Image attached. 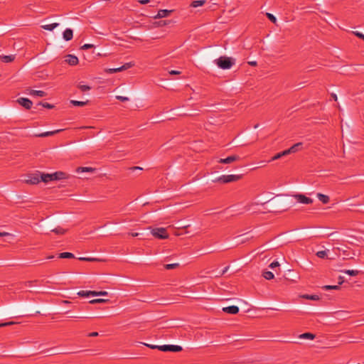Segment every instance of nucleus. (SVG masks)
Listing matches in <instances>:
<instances>
[{
  "instance_id": "nucleus-58",
  "label": "nucleus",
  "mask_w": 364,
  "mask_h": 364,
  "mask_svg": "<svg viewBox=\"0 0 364 364\" xmlns=\"http://www.w3.org/2000/svg\"><path fill=\"white\" fill-rule=\"evenodd\" d=\"M249 64L252 66H256L257 62L256 61H250V62H249Z\"/></svg>"
},
{
  "instance_id": "nucleus-14",
  "label": "nucleus",
  "mask_w": 364,
  "mask_h": 364,
  "mask_svg": "<svg viewBox=\"0 0 364 364\" xmlns=\"http://www.w3.org/2000/svg\"><path fill=\"white\" fill-rule=\"evenodd\" d=\"M223 311L230 314H237L239 312V308L237 306H230L223 308Z\"/></svg>"
},
{
  "instance_id": "nucleus-55",
  "label": "nucleus",
  "mask_w": 364,
  "mask_h": 364,
  "mask_svg": "<svg viewBox=\"0 0 364 364\" xmlns=\"http://www.w3.org/2000/svg\"><path fill=\"white\" fill-rule=\"evenodd\" d=\"M99 334L97 332H92V333H90L87 336L89 337H95V336H97Z\"/></svg>"
},
{
  "instance_id": "nucleus-13",
  "label": "nucleus",
  "mask_w": 364,
  "mask_h": 364,
  "mask_svg": "<svg viewBox=\"0 0 364 364\" xmlns=\"http://www.w3.org/2000/svg\"><path fill=\"white\" fill-rule=\"evenodd\" d=\"M61 131H63V129H57V130H55V131H50V132H42V133H39V134H34V136L36 137H47V136H53L57 133H59Z\"/></svg>"
},
{
  "instance_id": "nucleus-37",
  "label": "nucleus",
  "mask_w": 364,
  "mask_h": 364,
  "mask_svg": "<svg viewBox=\"0 0 364 364\" xmlns=\"http://www.w3.org/2000/svg\"><path fill=\"white\" fill-rule=\"evenodd\" d=\"M77 87L82 91V92H86V91H88L91 89V87L88 85H81V84H78L77 85Z\"/></svg>"
},
{
  "instance_id": "nucleus-29",
  "label": "nucleus",
  "mask_w": 364,
  "mask_h": 364,
  "mask_svg": "<svg viewBox=\"0 0 364 364\" xmlns=\"http://www.w3.org/2000/svg\"><path fill=\"white\" fill-rule=\"evenodd\" d=\"M262 276L267 280L272 279L274 277V274L270 271H264Z\"/></svg>"
},
{
  "instance_id": "nucleus-6",
  "label": "nucleus",
  "mask_w": 364,
  "mask_h": 364,
  "mask_svg": "<svg viewBox=\"0 0 364 364\" xmlns=\"http://www.w3.org/2000/svg\"><path fill=\"white\" fill-rule=\"evenodd\" d=\"M134 65V63L132 62L126 63L125 64H124L122 66H121L119 68L107 69V70H106V73L112 74V73H115L117 72H121V71L127 70V69L133 67Z\"/></svg>"
},
{
  "instance_id": "nucleus-30",
  "label": "nucleus",
  "mask_w": 364,
  "mask_h": 364,
  "mask_svg": "<svg viewBox=\"0 0 364 364\" xmlns=\"http://www.w3.org/2000/svg\"><path fill=\"white\" fill-rule=\"evenodd\" d=\"M88 102V101H86V102H83V101H77V100H71L70 101V103L74 105V106H77V107H82L85 105H87Z\"/></svg>"
},
{
  "instance_id": "nucleus-11",
  "label": "nucleus",
  "mask_w": 364,
  "mask_h": 364,
  "mask_svg": "<svg viewBox=\"0 0 364 364\" xmlns=\"http://www.w3.org/2000/svg\"><path fill=\"white\" fill-rule=\"evenodd\" d=\"M240 159V157L237 155H232L229 156L225 159H220L218 162L220 164H231L234 161H238Z\"/></svg>"
},
{
  "instance_id": "nucleus-20",
  "label": "nucleus",
  "mask_w": 364,
  "mask_h": 364,
  "mask_svg": "<svg viewBox=\"0 0 364 364\" xmlns=\"http://www.w3.org/2000/svg\"><path fill=\"white\" fill-rule=\"evenodd\" d=\"M317 198L323 204H327L329 202V200H330V198H329V197L328 196L324 195V194L321 193H317Z\"/></svg>"
},
{
  "instance_id": "nucleus-27",
  "label": "nucleus",
  "mask_w": 364,
  "mask_h": 364,
  "mask_svg": "<svg viewBox=\"0 0 364 364\" xmlns=\"http://www.w3.org/2000/svg\"><path fill=\"white\" fill-rule=\"evenodd\" d=\"M80 297H87L90 296H92V291H84L81 290L77 294Z\"/></svg>"
},
{
  "instance_id": "nucleus-26",
  "label": "nucleus",
  "mask_w": 364,
  "mask_h": 364,
  "mask_svg": "<svg viewBox=\"0 0 364 364\" xmlns=\"http://www.w3.org/2000/svg\"><path fill=\"white\" fill-rule=\"evenodd\" d=\"M77 172H94L95 171V168L92 167H78L77 168Z\"/></svg>"
},
{
  "instance_id": "nucleus-5",
  "label": "nucleus",
  "mask_w": 364,
  "mask_h": 364,
  "mask_svg": "<svg viewBox=\"0 0 364 364\" xmlns=\"http://www.w3.org/2000/svg\"><path fill=\"white\" fill-rule=\"evenodd\" d=\"M183 350L182 347L177 345H163L159 348V350L163 352H180Z\"/></svg>"
},
{
  "instance_id": "nucleus-52",
  "label": "nucleus",
  "mask_w": 364,
  "mask_h": 364,
  "mask_svg": "<svg viewBox=\"0 0 364 364\" xmlns=\"http://www.w3.org/2000/svg\"><path fill=\"white\" fill-rule=\"evenodd\" d=\"M343 282H344V278H343V277L340 276V277H338V285H339V286H340V285H341Z\"/></svg>"
},
{
  "instance_id": "nucleus-47",
  "label": "nucleus",
  "mask_w": 364,
  "mask_h": 364,
  "mask_svg": "<svg viewBox=\"0 0 364 364\" xmlns=\"http://www.w3.org/2000/svg\"><path fill=\"white\" fill-rule=\"evenodd\" d=\"M353 34L360 39L364 40V35L358 31L353 32Z\"/></svg>"
},
{
  "instance_id": "nucleus-28",
  "label": "nucleus",
  "mask_w": 364,
  "mask_h": 364,
  "mask_svg": "<svg viewBox=\"0 0 364 364\" xmlns=\"http://www.w3.org/2000/svg\"><path fill=\"white\" fill-rule=\"evenodd\" d=\"M205 3V0H196V1H192L191 6L192 7L196 8L198 6H201L204 5Z\"/></svg>"
},
{
  "instance_id": "nucleus-22",
  "label": "nucleus",
  "mask_w": 364,
  "mask_h": 364,
  "mask_svg": "<svg viewBox=\"0 0 364 364\" xmlns=\"http://www.w3.org/2000/svg\"><path fill=\"white\" fill-rule=\"evenodd\" d=\"M51 232L55 233L56 235H63L67 232V229H64L60 226H58L50 230Z\"/></svg>"
},
{
  "instance_id": "nucleus-15",
  "label": "nucleus",
  "mask_w": 364,
  "mask_h": 364,
  "mask_svg": "<svg viewBox=\"0 0 364 364\" xmlns=\"http://www.w3.org/2000/svg\"><path fill=\"white\" fill-rule=\"evenodd\" d=\"M63 39L66 41L72 40L73 37V31L71 28H66L63 33Z\"/></svg>"
},
{
  "instance_id": "nucleus-9",
  "label": "nucleus",
  "mask_w": 364,
  "mask_h": 364,
  "mask_svg": "<svg viewBox=\"0 0 364 364\" xmlns=\"http://www.w3.org/2000/svg\"><path fill=\"white\" fill-rule=\"evenodd\" d=\"M17 102L26 109H30L32 107L33 102L28 98L20 97L17 100Z\"/></svg>"
},
{
  "instance_id": "nucleus-56",
  "label": "nucleus",
  "mask_w": 364,
  "mask_h": 364,
  "mask_svg": "<svg viewBox=\"0 0 364 364\" xmlns=\"http://www.w3.org/2000/svg\"><path fill=\"white\" fill-rule=\"evenodd\" d=\"M179 225H180V228H182V229H186L190 226L189 225H183L182 223H181Z\"/></svg>"
},
{
  "instance_id": "nucleus-16",
  "label": "nucleus",
  "mask_w": 364,
  "mask_h": 364,
  "mask_svg": "<svg viewBox=\"0 0 364 364\" xmlns=\"http://www.w3.org/2000/svg\"><path fill=\"white\" fill-rule=\"evenodd\" d=\"M40 178H41V181H43L44 183H48L49 181H53L51 173H40Z\"/></svg>"
},
{
  "instance_id": "nucleus-38",
  "label": "nucleus",
  "mask_w": 364,
  "mask_h": 364,
  "mask_svg": "<svg viewBox=\"0 0 364 364\" xmlns=\"http://www.w3.org/2000/svg\"><path fill=\"white\" fill-rule=\"evenodd\" d=\"M316 256L319 258H325L327 256L326 250H321L316 252Z\"/></svg>"
},
{
  "instance_id": "nucleus-46",
  "label": "nucleus",
  "mask_w": 364,
  "mask_h": 364,
  "mask_svg": "<svg viewBox=\"0 0 364 364\" xmlns=\"http://www.w3.org/2000/svg\"><path fill=\"white\" fill-rule=\"evenodd\" d=\"M279 263L277 262V261H274L273 262H272L270 264H269V267L272 268V269H274V267H279Z\"/></svg>"
},
{
  "instance_id": "nucleus-3",
  "label": "nucleus",
  "mask_w": 364,
  "mask_h": 364,
  "mask_svg": "<svg viewBox=\"0 0 364 364\" xmlns=\"http://www.w3.org/2000/svg\"><path fill=\"white\" fill-rule=\"evenodd\" d=\"M151 234L158 239H166L168 237V234L166 229L164 228H156L151 230Z\"/></svg>"
},
{
  "instance_id": "nucleus-50",
  "label": "nucleus",
  "mask_w": 364,
  "mask_h": 364,
  "mask_svg": "<svg viewBox=\"0 0 364 364\" xmlns=\"http://www.w3.org/2000/svg\"><path fill=\"white\" fill-rule=\"evenodd\" d=\"M228 269H229V266L225 267L223 269V271L220 273V274H219V275H216V277H220V276L223 275L224 274H225V273L227 272V271L228 270Z\"/></svg>"
},
{
  "instance_id": "nucleus-33",
  "label": "nucleus",
  "mask_w": 364,
  "mask_h": 364,
  "mask_svg": "<svg viewBox=\"0 0 364 364\" xmlns=\"http://www.w3.org/2000/svg\"><path fill=\"white\" fill-rule=\"evenodd\" d=\"M178 267H179L178 263L167 264L164 265V268L166 269H173L178 268Z\"/></svg>"
},
{
  "instance_id": "nucleus-31",
  "label": "nucleus",
  "mask_w": 364,
  "mask_h": 364,
  "mask_svg": "<svg viewBox=\"0 0 364 364\" xmlns=\"http://www.w3.org/2000/svg\"><path fill=\"white\" fill-rule=\"evenodd\" d=\"M325 290H338L340 289L339 285H326L323 287Z\"/></svg>"
},
{
  "instance_id": "nucleus-32",
  "label": "nucleus",
  "mask_w": 364,
  "mask_h": 364,
  "mask_svg": "<svg viewBox=\"0 0 364 364\" xmlns=\"http://www.w3.org/2000/svg\"><path fill=\"white\" fill-rule=\"evenodd\" d=\"M343 272L350 275V276H357L358 274H359V271L358 270H350V269H348V270H343L342 271Z\"/></svg>"
},
{
  "instance_id": "nucleus-41",
  "label": "nucleus",
  "mask_w": 364,
  "mask_h": 364,
  "mask_svg": "<svg viewBox=\"0 0 364 364\" xmlns=\"http://www.w3.org/2000/svg\"><path fill=\"white\" fill-rule=\"evenodd\" d=\"M108 301L107 299H92L90 301V304H97V303H105Z\"/></svg>"
},
{
  "instance_id": "nucleus-45",
  "label": "nucleus",
  "mask_w": 364,
  "mask_h": 364,
  "mask_svg": "<svg viewBox=\"0 0 364 364\" xmlns=\"http://www.w3.org/2000/svg\"><path fill=\"white\" fill-rule=\"evenodd\" d=\"M116 98L121 102H127L129 100L128 97L123 96H117Z\"/></svg>"
},
{
  "instance_id": "nucleus-18",
  "label": "nucleus",
  "mask_w": 364,
  "mask_h": 364,
  "mask_svg": "<svg viewBox=\"0 0 364 364\" xmlns=\"http://www.w3.org/2000/svg\"><path fill=\"white\" fill-rule=\"evenodd\" d=\"M302 148H303V143L298 142V143L294 144L293 146H291L289 148V150H290L291 154H293V153L297 152L299 150H301Z\"/></svg>"
},
{
  "instance_id": "nucleus-39",
  "label": "nucleus",
  "mask_w": 364,
  "mask_h": 364,
  "mask_svg": "<svg viewBox=\"0 0 364 364\" xmlns=\"http://www.w3.org/2000/svg\"><path fill=\"white\" fill-rule=\"evenodd\" d=\"M266 16L267 17V18H268L270 21H272V23H276V22H277V18H276V17H275L273 14H270V13H266Z\"/></svg>"
},
{
  "instance_id": "nucleus-54",
  "label": "nucleus",
  "mask_w": 364,
  "mask_h": 364,
  "mask_svg": "<svg viewBox=\"0 0 364 364\" xmlns=\"http://www.w3.org/2000/svg\"><path fill=\"white\" fill-rule=\"evenodd\" d=\"M252 238H253V236H252H252H250V237H244V239H242V240H241V243H244V242H245L248 241L250 239H252Z\"/></svg>"
},
{
  "instance_id": "nucleus-7",
  "label": "nucleus",
  "mask_w": 364,
  "mask_h": 364,
  "mask_svg": "<svg viewBox=\"0 0 364 364\" xmlns=\"http://www.w3.org/2000/svg\"><path fill=\"white\" fill-rule=\"evenodd\" d=\"M24 181L26 183L28 184H38L41 181L40 172H37L36 173H33L28 176V178L26 179Z\"/></svg>"
},
{
  "instance_id": "nucleus-25",
  "label": "nucleus",
  "mask_w": 364,
  "mask_h": 364,
  "mask_svg": "<svg viewBox=\"0 0 364 364\" xmlns=\"http://www.w3.org/2000/svg\"><path fill=\"white\" fill-rule=\"evenodd\" d=\"M58 25L59 24L58 23H51V24L43 25L41 27L43 29L47 30V31H53L54 28L58 27Z\"/></svg>"
},
{
  "instance_id": "nucleus-57",
  "label": "nucleus",
  "mask_w": 364,
  "mask_h": 364,
  "mask_svg": "<svg viewBox=\"0 0 364 364\" xmlns=\"http://www.w3.org/2000/svg\"><path fill=\"white\" fill-rule=\"evenodd\" d=\"M10 234L9 232H0V237H4V236H7V235H9Z\"/></svg>"
},
{
  "instance_id": "nucleus-43",
  "label": "nucleus",
  "mask_w": 364,
  "mask_h": 364,
  "mask_svg": "<svg viewBox=\"0 0 364 364\" xmlns=\"http://www.w3.org/2000/svg\"><path fill=\"white\" fill-rule=\"evenodd\" d=\"M143 344L144 346L149 347L151 349H158V350H159V348L161 346L151 345V344H147V343H143Z\"/></svg>"
},
{
  "instance_id": "nucleus-53",
  "label": "nucleus",
  "mask_w": 364,
  "mask_h": 364,
  "mask_svg": "<svg viewBox=\"0 0 364 364\" xmlns=\"http://www.w3.org/2000/svg\"><path fill=\"white\" fill-rule=\"evenodd\" d=\"M138 2L141 4H146L150 2V0H138Z\"/></svg>"
},
{
  "instance_id": "nucleus-1",
  "label": "nucleus",
  "mask_w": 364,
  "mask_h": 364,
  "mask_svg": "<svg viewBox=\"0 0 364 364\" xmlns=\"http://www.w3.org/2000/svg\"><path fill=\"white\" fill-rule=\"evenodd\" d=\"M216 65L223 70H228L235 65V60L231 57L221 56L215 60Z\"/></svg>"
},
{
  "instance_id": "nucleus-10",
  "label": "nucleus",
  "mask_w": 364,
  "mask_h": 364,
  "mask_svg": "<svg viewBox=\"0 0 364 364\" xmlns=\"http://www.w3.org/2000/svg\"><path fill=\"white\" fill-rule=\"evenodd\" d=\"M51 175L53 181H59L62 179H66L68 178V175L63 171H56L53 173H51Z\"/></svg>"
},
{
  "instance_id": "nucleus-49",
  "label": "nucleus",
  "mask_w": 364,
  "mask_h": 364,
  "mask_svg": "<svg viewBox=\"0 0 364 364\" xmlns=\"http://www.w3.org/2000/svg\"><path fill=\"white\" fill-rule=\"evenodd\" d=\"M282 157V156H281L280 153H278V154H275L273 157H272V159H271V160L269 161L279 159H280Z\"/></svg>"
},
{
  "instance_id": "nucleus-59",
  "label": "nucleus",
  "mask_w": 364,
  "mask_h": 364,
  "mask_svg": "<svg viewBox=\"0 0 364 364\" xmlns=\"http://www.w3.org/2000/svg\"><path fill=\"white\" fill-rule=\"evenodd\" d=\"M132 170H142V168L141 167H139V166H134L132 168H131Z\"/></svg>"
},
{
  "instance_id": "nucleus-12",
  "label": "nucleus",
  "mask_w": 364,
  "mask_h": 364,
  "mask_svg": "<svg viewBox=\"0 0 364 364\" xmlns=\"http://www.w3.org/2000/svg\"><path fill=\"white\" fill-rule=\"evenodd\" d=\"M65 60L70 65H76L79 63L77 57H76L75 55H67L65 56Z\"/></svg>"
},
{
  "instance_id": "nucleus-40",
  "label": "nucleus",
  "mask_w": 364,
  "mask_h": 364,
  "mask_svg": "<svg viewBox=\"0 0 364 364\" xmlns=\"http://www.w3.org/2000/svg\"><path fill=\"white\" fill-rule=\"evenodd\" d=\"M39 105H41L42 107L47 108V109H53L54 107L53 105L49 104L48 102H39Z\"/></svg>"
},
{
  "instance_id": "nucleus-24",
  "label": "nucleus",
  "mask_w": 364,
  "mask_h": 364,
  "mask_svg": "<svg viewBox=\"0 0 364 364\" xmlns=\"http://www.w3.org/2000/svg\"><path fill=\"white\" fill-rule=\"evenodd\" d=\"M316 335L311 333H304L299 336L300 338L314 340Z\"/></svg>"
},
{
  "instance_id": "nucleus-8",
  "label": "nucleus",
  "mask_w": 364,
  "mask_h": 364,
  "mask_svg": "<svg viewBox=\"0 0 364 364\" xmlns=\"http://www.w3.org/2000/svg\"><path fill=\"white\" fill-rule=\"evenodd\" d=\"M298 203L303 204H311L313 200L311 198L306 197L305 195L296 193L292 196Z\"/></svg>"
},
{
  "instance_id": "nucleus-17",
  "label": "nucleus",
  "mask_w": 364,
  "mask_h": 364,
  "mask_svg": "<svg viewBox=\"0 0 364 364\" xmlns=\"http://www.w3.org/2000/svg\"><path fill=\"white\" fill-rule=\"evenodd\" d=\"M28 94L30 95L38 96L41 97H46L47 95L46 92L43 90H29Z\"/></svg>"
},
{
  "instance_id": "nucleus-21",
  "label": "nucleus",
  "mask_w": 364,
  "mask_h": 364,
  "mask_svg": "<svg viewBox=\"0 0 364 364\" xmlns=\"http://www.w3.org/2000/svg\"><path fill=\"white\" fill-rule=\"evenodd\" d=\"M15 57V55H1L0 56V58L4 63H11L14 60Z\"/></svg>"
},
{
  "instance_id": "nucleus-2",
  "label": "nucleus",
  "mask_w": 364,
  "mask_h": 364,
  "mask_svg": "<svg viewBox=\"0 0 364 364\" xmlns=\"http://www.w3.org/2000/svg\"><path fill=\"white\" fill-rule=\"evenodd\" d=\"M242 175H223L213 180V183H228L235 182L242 178Z\"/></svg>"
},
{
  "instance_id": "nucleus-62",
  "label": "nucleus",
  "mask_w": 364,
  "mask_h": 364,
  "mask_svg": "<svg viewBox=\"0 0 364 364\" xmlns=\"http://www.w3.org/2000/svg\"><path fill=\"white\" fill-rule=\"evenodd\" d=\"M139 234L138 232L131 233V235H132V237H137V236H139Z\"/></svg>"
},
{
  "instance_id": "nucleus-19",
  "label": "nucleus",
  "mask_w": 364,
  "mask_h": 364,
  "mask_svg": "<svg viewBox=\"0 0 364 364\" xmlns=\"http://www.w3.org/2000/svg\"><path fill=\"white\" fill-rule=\"evenodd\" d=\"M172 12L171 10L161 9L158 11L157 15L155 18H164L168 16Z\"/></svg>"
},
{
  "instance_id": "nucleus-36",
  "label": "nucleus",
  "mask_w": 364,
  "mask_h": 364,
  "mask_svg": "<svg viewBox=\"0 0 364 364\" xmlns=\"http://www.w3.org/2000/svg\"><path fill=\"white\" fill-rule=\"evenodd\" d=\"M108 292L105 291H92V296H107Z\"/></svg>"
},
{
  "instance_id": "nucleus-44",
  "label": "nucleus",
  "mask_w": 364,
  "mask_h": 364,
  "mask_svg": "<svg viewBox=\"0 0 364 364\" xmlns=\"http://www.w3.org/2000/svg\"><path fill=\"white\" fill-rule=\"evenodd\" d=\"M15 322L14 321H9V322H6V323H0V328L1 327H4V326H11L13 324H14Z\"/></svg>"
},
{
  "instance_id": "nucleus-51",
  "label": "nucleus",
  "mask_w": 364,
  "mask_h": 364,
  "mask_svg": "<svg viewBox=\"0 0 364 364\" xmlns=\"http://www.w3.org/2000/svg\"><path fill=\"white\" fill-rule=\"evenodd\" d=\"M168 73H169L170 75H179V74H181L180 71L175 70H170Z\"/></svg>"
},
{
  "instance_id": "nucleus-23",
  "label": "nucleus",
  "mask_w": 364,
  "mask_h": 364,
  "mask_svg": "<svg viewBox=\"0 0 364 364\" xmlns=\"http://www.w3.org/2000/svg\"><path fill=\"white\" fill-rule=\"evenodd\" d=\"M58 257L62 258V259H71V258H75V256L73 253L65 252L60 253L58 255Z\"/></svg>"
},
{
  "instance_id": "nucleus-4",
  "label": "nucleus",
  "mask_w": 364,
  "mask_h": 364,
  "mask_svg": "<svg viewBox=\"0 0 364 364\" xmlns=\"http://www.w3.org/2000/svg\"><path fill=\"white\" fill-rule=\"evenodd\" d=\"M333 251L336 254L342 252L343 255V259H353V256L355 255V253H350V248L346 247V249L341 248V247H333Z\"/></svg>"
},
{
  "instance_id": "nucleus-48",
  "label": "nucleus",
  "mask_w": 364,
  "mask_h": 364,
  "mask_svg": "<svg viewBox=\"0 0 364 364\" xmlns=\"http://www.w3.org/2000/svg\"><path fill=\"white\" fill-rule=\"evenodd\" d=\"M279 153H280V154H281V156L282 157L284 156H287V155L291 154L289 149H288L287 150H284V151H283L282 152H279Z\"/></svg>"
},
{
  "instance_id": "nucleus-42",
  "label": "nucleus",
  "mask_w": 364,
  "mask_h": 364,
  "mask_svg": "<svg viewBox=\"0 0 364 364\" xmlns=\"http://www.w3.org/2000/svg\"><path fill=\"white\" fill-rule=\"evenodd\" d=\"M94 47L95 46H94L93 44L86 43V44H84L83 46H81V49H82V50H87V49H90V48H92Z\"/></svg>"
},
{
  "instance_id": "nucleus-64",
  "label": "nucleus",
  "mask_w": 364,
  "mask_h": 364,
  "mask_svg": "<svg viewBox=\"0 0 364 364\" xmlns=\"http://www.w3.org/2000/svg\"><path fill=\"white\" fill-rule=\"evenodd\" d=\"M53 258H54V255H50V256H48L47 257V259H53Z\"/></svg>"
},
{
  "instance_id": "nucleus-61",
  "label": "nucleus",
  "mask_w": 364,
  "mask_h": 364,
  "mask_svg": "<svg viewBox=\"0 0 364 364\" xmlns=\"http://www.w3.org/2000/svg\"><path fill=\"white\" fill-rule=\"evenodd\" d=\"M331 97H333V99L334 100H336V101L337 100V96H336V94H333H333L331 95Z\"/></svg>"
},
{
  "instance_id": "nucleus-60",
  "label": "nucleus",
  "mask_w": 364,
  "mask_h": 364,
  "mask_svg": "<svg viewBox=\"0 0 364 364\" xmlns=\"http://www.w3.org/2000/svg\"><path fill=\"white\" fill-rule=\"evenodd\" d=\"M287 208H288L287 207H285V208L282 207V208H281V209H280V210H278L277 211H278V212H282V211H284V210H287Z\"/></svg>"
},
{
  "instance_id": "nucleus-63",
  "label": "nucleus",
  "mask_w": 364,
  "mask_h": 364,
  "mask_svg": "<svg viewBox=\"0 0 364 364\" xmlns=\"http://www.w3.org/2000/svg\"><path fill=\"white\" fill-rule=\"evenodd\" d=\"M62 303L68 304H70V302L69 301H68V300H63V301H62Z\"/></svg>"
},
{
  "instance_id": "nucleus-35",
  "label": "nucleus",
  "mask_w": 364,
  "mask_h": 364,
  "mask_svg": "<svg viewBox=\"0 0 364 364\" xmlns=\"http://www.w3.org/2000/svg\"><path fill=\"white\" fill-rule=\"evenodd\" d=\"M302 297L304 299H310V300H314V301H316V300L319 299V296L318 295L305 294V295H303Z\"/></svg>"
},
{
  "instance_id": "nucleus-34",
  "label": "nucleus",
  "mask_w": 364,
  "mask_h": 364,
  "mask_svg": "<svg viewBox=\"0 0 364 364\" xmlns=\"http://www.w3.org/2000/svg\"><path fill=\"white\" fill-rule=\"evenodd\" d=\"M79 260L80 261H85V262H97V261H100L99 259L97 258H94V257H79L78 258Z\"/></svg>"
}]
</instances>
